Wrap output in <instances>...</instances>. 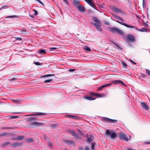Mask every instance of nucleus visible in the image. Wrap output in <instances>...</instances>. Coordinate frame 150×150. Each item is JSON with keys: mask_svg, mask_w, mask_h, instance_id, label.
<instances>
[{"mask_svg": "<svg viewBox=\"0 0 150 150\" xmlns=\"http://www.w3.org/2000/svg\"><path fill=\"white\" fill-rule=\"evenodd\" d=\"M64 2H65L67 4H68L69 3L68 1L67 0H63Z\"/></svg>", "mask_w": 150, "mask_h": 150, "instance_id": "nucleus-59", "label": "nucleus"}, {"mask_svg": "<svg viewBox=\"0 0 150 150\" xmlns=\"http://www.w3.org/2000/svg\"><path fill=\"white\" fill-rule=\"evenodd\" d=\"M65 142L68 144H74L72 140H65Z\"/></svg>", "mask_w": 150, "mask_h": 150, "instance_id": "nucleus-24", "label": "nucleus"}, {"mask_svg": "<svg viewBox=\"0 0 150 150\" xmlns=\"http://www.w3.org/2000/svg\"><path fill=\"white\" fill-rule=\"evenodd\" d=\"M145 26H149L147 24H146L145 25Z\"/></svg>", "mask_w": 150, "mask_h": 150, "instance_id": "nucleus-64", "label": "nucleus"}, {"mask_svg": "<svg viewBox=\"0 0 150 150\" xmlns=\"http://www.w3.org/2000/svg\"><path fill=\"white\" fill-rule=\"evenodd\" d=\"M79 150H83V148L82 147H80L79 148Z\"/></svg>", "mask_w": 150, "mask_h": 150, "instance_id": "nucleus-61", "label": "nucleus"}, {"mask_svg": "<svg viewBox=\"0 0 150 150\" xmlns=\"http://www.w3.org/2000/svg\"><path fill=\"white\" fill-rule=\"evenodd\" d=\"M35 64L36 65H40L42 64V63H40L38 62H35Z\"/></svg>", "mask_w": 150, "mask_h": 150, "instance_id": "nucleus-35", "label": "nucleus"}, {"mask_svg": "<svg viewBox=\"0 0 150 150\" xmlns=\"http://www.w3.org/2000/svg\"><path fill=\"white\" fill-rule=\"evenodd\" d=\"M96 93H95L93 92H92L90 93V94L92 95H93V96H96Z\"/></svg>", "mask_w": 150, "mask_h": 150, "instance_id": "nucleus-45", "label": "nucleus"}, {"mask_svg": "<svg viewBox=\"0 0 150 150\" xmlns=\"http://www.w3.org/2000/svg\"><path fill=\"white\" fill-rule=\"evenodd\" d=\"M9 134L8 132H6L4 133L3 134H0V137H2L6 136L8 135H9Z\"/></svg>", "mask_w": 150, "mask_h": 150, "instance_id": "nucleus-27", "label": "nucleus"}, {"mask_svg": "<svg viewBox=\"0 0 150 150\" xmlns=\"http://www.w3.org/2000/svg\"><path fill=\"white\" fill-rule=\"evenodd\" d=\"M69 132L73 136H75L77 137H79V136L78 135V134L77 133H76L75 131L73 130H69Z\"/></svg>", "mask_w": 150, "mask_h": 150, "instance_id": "nucleus-13", "label": "nucleus"}, {"mask_svg": "<svg viewBox=\"0 0 150 150\" xmlns=\"http://www.w3.org/2000/svg\"><path fill=\"white\" fill-rule=\"evenodd\" d=\"M22 144L21 142H16L13 143L11 145V146L13 148H16L21 146Z\"/></svg>", "mask_w": 150, "mask_h": 150, "instance_id": "nucleus-6", "label": "nucleus"}, {"mask_svg": "<svg viewBox=\"0 0 150 150\" xmlns=\"http://www.w3.org/2000/svg\"><path fill=\"white\" fill-rule=\"evenodd\" d=\"M97 29L98 30L101 31H102V30L100 26L98 25L96 27Z\"/></svg>", "mask_w": 150, "mask_h": 150, "instance_id": "nucleus-32", "label": "nucleus"}, {"mask_svg": "<svg viewBox=\"0 0 150 150\" xmlns=\"http://www.w3.org/2000/svg\"><path fill=\"white\" fill-rule=\"evenodd\" d=\"M96 145L95 142H93L92 144V146L91 148L92 150H94V146Z\"/></svg>", "mask_w": 150, "mask_h": 150, "instance_id": "nucleus-30", "label": "nucleus"}, {"mask_svg": "<svg viewBox=\"0 0 150 150\" xmlns=\"http://www.w3.org/2000/svg\"><path fill=\"white\" fill-rule=\"evenodd\" d=\"M103 120L105 121L111 123H115L117 122V120H113L106 117H104Z\"/></svg>", "mask_w": 150, "mask_h": 150, "instance_id": "nucleus-5", "label": "nucleus"}, {"mask_svg": "<svg viewBox=\"0 0 150 150\" xmlns=\"http://www.w3.org/2000/svg\"><path fill=\"white\" fill-rule=\"evenodd\" d=\"M146 73L149 75H150V71L147 69H146Z\"/></svg>", "mask_w": 150, "mask_h": 150, "instance_id": "nucleus-40", "label": "nucleus"}, {"mask_svg": "<svg viewBox=\"0 0 150 150\" xmlns=\"http://www.w3.org/2000/svg\"><path fill=\"white\" fill-rule=\"evenodd\" d=\"M51 126L52 127L54 128H56V127H57V126H58V125H56V124H52L51 125Z\"/></svg>", "mask_w": 150, "mask_h": 150, "instance_id": "nucleus-36", "label": "nucleus"}, {"mask_svg": "<svg viewBox=\"0 0 150 150\" xmlns=\"http://www.w3.org/2000/svg\"><path fill=\"white\" fill-rule=\"evenodd\" d=\"M10 118L11 119H15L17 117V116L11 115L10 116Z\"/></svg>", "mask_w": 150, "mask_h": 150, "instance_id": "nucleus-41", "label": "nucleus"}, {"mask_svg": "<svg viewBox=\"0 0 150 150\" xmlns=\"http://www.w3.org/2000/svg\"><path fill=\"white\" fill-rule=\"evenodd\" d=\"M33 11H34V15L35 16H36L38 13V12L35 9H34Z\"/></svg>", "mask_w": 150, "mask_h": 150, "instance_id": "nucleus-42", "label": "nucleus"}, {"mask_svg": "<svg viewBox=\"0 0 150 150\" xmlns=\"http://www.w3.org/2000/svg\"><path fill=\"white\" fill-rule=\"evenodd\" d=\"M121 63L123 67L125 68H127L128 67V65L127 64L124 62L123 61H121Z\"/></svg>", "mask_w": 150, "mask_h": 150, "instance_id": "nucleus-23", "label": "nucleus"}, {"mask_svg": "<svg viewBox=\"0 0 150 150\" xmlns=\"http://www.w3.org/2000/svg\"><path fill=\"white\" fill-rule=\"evenodd\" d=\"M119 137L120 139L122 140H124L126 141H128L129 140L127 136L123 133L121 132L120 134Z\"/></svg>", "mask_w": 150, "mask_h": 150, "instance_id": "nucleus-4", "label": "nucleus"}, {"mask_svg": "<svg viewBox=\"0 0 150 150\" xmlns=\"http://www.w3.org/2000/svg\"><path fill=\"white\" fill-rule=\"evenodd\" d=\"M45 114L43 113L42 112H37L36 114H31L28 115V116H35L36 115H44Z\"/></svg>", "mask_w": 150, "mask_h": 150, "instance_id": "nucleus-22", "label": "nucleus"}, {"mask_svg": "<svg viewBox=\"0 0 150 150\" xmlns=\"http://www.w3.org/2000/svg\"><path fill=\"white\" fill-rule=\"evenodd\" d=\"M116 21V22L120 23V24L123 25H124L127 27L131 28H135L136 29H137V27H135L134 26H130V25H128L126 23H124L123 22H121L118 21Z\"/></svg>", "mask_w": 150, "mask_h": 150, "instance_id": "nucleus-12", "label": "nucleus"}, {"mask_svg": "<svg viewBox=\"0 0 150 150\" xmlns=\"http://www.w3.org/2000/svg\"><path fill=\"white\" fill-rule=\"evenodd\" d=\"M16 16L15 15H13L11 16H7L6 18H13V17H15Z\"/></svg>", "mask_w": 150, "mask_h": 150, "instance_id": "nucleus-46", "label": "nucleus"}, {"mask_svg": "<svg viewBox=\"0 0 150 150\" xmlns=\"http://www.w3.org/2000/svg\"><path fill=\"white\" fill-rule=\"evenodd\" d=\"M141 104L142 106L146 110H148L149 109V107L145 102H142Z\"/></svg>", "mask_w": 150, "mask_h": 150, "instance_id": "nucleus-15", "label": "nucleus"}, {"mask_svg": "<svg viewBox=\"0 0 150 150\" xmlns=\"http://www.w3.org/2000/svg\"><path fill=\"white\" fill-rule=\"evenodd\" d=\"M83 49L87 51H90V52L91 51V48L87 46H85L83 47Z\"/></svg>", "mask_w": 150, "mask_h": 150, "instance_id": "nucleus-26", "label": "nucleus"}, {"mask_svg": "<svg viewBox=\"0 0 150 150\" xmlns=\"http://www.w3.org/2000/svg\"><path fill=\"white\" fill-rule=\"evenodd\" d=\"M44 138L45 140L49 139V138L45 134H44L43 135Z\"/></svg>", "mask_w": 150, "mask_h": 150, "instance_id": "nucleus-37", "label": "nucleus"}, {"mask_svg": "<svg viewBox=\"0 0 150 150\" xmlns=\"http://www.w3.org/2000/svg\"><path fill=\"white\" fill-rule=\"evenodd\" d=\"M84 98L88 100H94L96 99L95 98H93V97L92 96H85L84 97Z\"/></svg>", "mask_w": 150, "mask_h": 150, "instance_id": "nucleus-17", "label": "nucleus"}, {"mask_svg": "<svg viewBox=\"0 0 150 150\" xmlns=\"http://www.w3.org/2000/svg\"><path fill=\"white\" fill-rule=\"evenodd\" d=\"M113 44V45H116L117 47H119V46L118 45H117V44H116V43H115V42H112Z\"/></svg>", "mask_w": 150, "mask_h": 150, "instance_id": "nucleus-58", "label": "nucleus"}, {"mask_svg": "<svg viewBox=\"0 0 150 150\" xmlns=\"http://www.w3.org/2000/svg\"><path fill=\"white\" fill-rule=\"evenodd\" d=\"M27 142H34V141L33 139L32 138L28 139L27 140Z\"/></svg>", "mask_w": 150, "mask_h": 150, "instance_id": "nucleus-31", "label": "nucleus"}, {"mask_svg": "<svg viewBox=\"0 0 150 150\" xmlns=\"http://www.w3.org/2000/svg\"><path fill=\"white\" fill-rule=\"evenodd\" d=\"M54 76V75L53 74H48L43 75V76H42L41 77H49V76Z\"/></svg>", "mask_w": 150, "mask_h": 150, "instance_id": "nucleus-28", "label": "nucleus"}, {"mask_svg": "<svg viewBox=\"0 0 150 150\" xmlns=\"http://www.w3.org/2000/svg\"><path fill=\"white\" fill-rule=\"evenodd\" d=\"M114 11L115 13H121L123 14H125V13L123 12L121 9L117 8L114 7L113 8Z\"/></svg>", "mask_w": 150, "mask_h": 150, "instance_id": "nucleus-11", "label": "nucleus"}, {"mask_svg": "<svg viewBox=\"0 0 150 150\" xmlns=\"http://www.w3.org/2000/svg\"><path fill=\"white\" fill-rule=\"evenodd\" d=\"M140 31L142 32H145L146 31V29L144 28H141Z\"/></svg>", "mask_w": 150, "mask_h": 150, "instance_id": "nucleus-34", "label": "nucleus"}, {"mask_svg": "<svg viewBox=\"0 0 150 150\" xmlns=\"http://www.w3.org/2000/svg\"><path fill=\"white\" fill-rule=\"evenodd\" d=\"M126 150H132V149L129 148H127L126 149Z\"/></svg>", "mask_w": 150, "mask_h": 150, "instance_id": "nucleus-63", "label": "nucleus"}, {"mask_svg": "<svg viewBox=\"0 0 150 150\" xmlns=\"http://www.w3.org/2000/svg\"><path fill=\"white\" fill-rule=\"evenodd\" d=\"M93 24L96 27L98 25V24H96L95 23H93Z\"/></svg>", "mask_w": 150, "mask_h": 150, "instance_id": "nucleus-55", "label": "nucleus"}, {"mask_svg": "<svg viewBox=\"0 0 150 150\" xmlns=\"http://www.w3.org/2000/svg\"><path fill=\"white\" fill-rule=\"evenodd\" d=\"M11 140H17V138H14L12 137L11 138Z\"/></svg>", "mask_w": 150, "mask_h": 150, "instance_id": "nucleus-57", "label": "nucleus"}, {"mask_svg": "<svg viewBox=\"0 0 150 150\" xmlns=\"http://www.w3.org/2000/svg\"><path fill=\"white\" fill-rule=\"evenodd\" d=\"M96 96L98 97H102V95L100 94L99 93H96Z\"/></svg>", "mask_w": 150, "mask_h": 150, "instance_id": "nucleus-39", "label": "nucleus"}, {"mask_svg": "<svg viewBox=\"0 0 150 150\" xmlns=\"http://www.w3.org/2000/svg\"><path fill=\"white\" fill-rule=\"evenodd\" d=\"M88 4L94 8L96 7L95 4L93 2L92 0H84Z\"/></svg>", "mask_w": 150, "mask_h": 150, "instance_id": "nucleus-10", "label": "nucleus"}, {"mask_svg": "<svg viewBox=\"0 0 150 150\" xmlns=\"http://www.w3.org/2000/svg\"><path fill=\"white\" fill-rule=\"evenodd\" d=\"M11 144V142L8 141L3 143L1 145L2 147H5L7 145H9Z\"/></svg>", "mask_w": 150, "mask_h": 150, "instance_id": "nucleus-19", "label": "nucleus"}, {"mask_svg": "<svg viewBox=\"0 0 150 150\" xmlns=\"http://www.w3.org/2000/svg\"><path fill=\"white\" fill-rule=\"evenodd\" d=\"M113 16L115 18H117L121 21H124V20L121 17L115 14H113Z\"/></svg>", "mask_w": 150, "mask_h": 150, "instance_id": "nucleus-18", "label": "nucleus"}, {"mask_svg": "<svg viewBox=\"0 0 150 150\" xmlns=\"http://www.w3.org/2000/svg\"><path fill=\"white\" fill-rule=\"evenodd\" d=\"M111 83L113 84H121L122 85L125 86V84L123 81L121 80H116L112 81Z\"/></svg>", "mask_w": 150, "mask_h": 150, "instance_id": "nucleus-8", "label": "nucleus"}, {"mask_svg": "<svg viewBox=\"0 0 150 150\" xmlns=\"http://www.w3.org/2000/svg\"><path fill=\"white\" fill-rule=\"evenodd\" d=\"M94 137L92 135H91L88 137L87 139V141L88 142H91L93 139Z\"/></svg>", "mask_w": 150, "mask_h": 150, "instance_id": "nucleus-20", "label": "nucleus"}, {"mask_svg": "<svg viewBox=\"0 0 150 150\" xmlns=\"http://www.w3.org/2000/svg\"><path fill=\"white\" fill-rule=\"evenodd\" d=\"M2 129H11V127H1Z\"/></svg>", "mask_w": 150, "mask_h": 150, "instance_id": "nucleus-44", "label": "nucleus"}, {"mask_svg": "<svg viewBox=\"0 0 150 150\" xmlns=\"http://www.w3.org/2000/svg\"><path fill=\"white\" fill-rule=\"evenodd\" d=\"M68 116H69L71 118H75V116L74 115H67Z\"/></svg>", "mask_w": 150, "mask_h": 150, "instance_id": "nucleus-49", "label": "nucleus"}, {"mask_svg": "<svg viewBox=\"0 0 150 150\" xmlns=\"http://www.w3.org/2000/svg\"><path fill=\"white\" fill-rule=\"evenodd\" d=\"M49 144L50 146H52V143L50 142H49Z\"/></svg>", "mask_w": 150, "mask_h": 150, "instance_id": "nucleus-60", "label": "nucleus"}, {"mask_svg": "<svg viewBox=\"0 0 150 150\" xmlns=\"http://www.w3.org/2000/svg\"><path fill=\"white\" fill-rule=\"evenodd\" d=\"M75 69H70L69 70L70 72H72L75 71Z\"/></svg>", "mask_w": 150, "mask_h": 150, "instance_id": "nucleus-51", "label": "nucleus"}, {"mask_svg": "<svg viewBox=\"0 0 150 150\" xmlns=\"http://www.w3.org/2000/svg\"><path fill=\"white\" fill-rule=\"evenodd\" d=\"M104 23L105 24L109 25H110L109 23H108V22L107 21H105L104 22Z\"/></svg>", "mask_w": 150, "mask_h": 150, "instance_id": "nucleus-47", "label": "nucleus"}, {"mask_svg": "<svg viewBox=\"0 0 150 150\" xmlns=\"http://www.w3.org/2000/svg\"><path fill=\"white\" fill-rule=\"evenodd\" d=\"M43 125V123L35 122L30 123L29 124V126L30 127L33 128L36 126H41Z\"/></svg>", "mask_w": 150, "mask_h": 150, "instance_id": "nucleus-2", "label": "nucleus"}, {"mask_svg": "<svg viewBox=\"0 0 150 150\" xmlns=\"http://www.w3.org/2000/svg\"><path fill=\"white\" fill-rule=\"evenodd\" d=\"M142 5L143 7L144 8L145 6V3H144V0H143Z\"/></svg>", "mask_w": 150, "mask_h": 150, "instance_id": "nucleus-52", "label": "nucleus"}, {"mask_svg": "<svg viewBox=\"0 0 150 150\" xmlns=\"http://www.w3.org/2000/svg\"><path fill=\"white\" fill-rule=\"evenodd\" d=\"M110 31L113 33L115 32L121 35H123L124 33L122 30L115 27L110 28Z\"/></svg>", "mask_w": 150, "mask_h": 150, "instance_id": "nucleus-3", "label": "nucleus"}, {"mask_svg": "<svg viewBox=\"0 0 150 150\" xmlns=\"http://www.w3.org/2000/svg\"><path fill=\"white\" fill-rule=\"evenodd\" d=\"M127 40L129 42H133L135 40V38L131 35H128L127 36Z\"/></svg>", "mask_w": 150, "mask_h": 150, "instance_id": "nucleus-7", "label": "nucleus"}, {"mask_svg": "<svg viewBox=\"0 0 150 150\" xmlns=\"http://www.w3.org/2000/svg\"><path fill=\"white\" fill-rule=\"evenodd\" d=\"M16 40H18V41H21L22 40V38L20 37H16L15 38Z\"/></svg>", "mask_w": 150, "mask_h": 150, "instance_id": "nucleus-38", "label": "nucleus"}, {"mask_svg": "<svg viewBox=\"0 0 150 150\" xmlns=\"http://www.w3.org/2000/svg\"><path fill=\"white\" fill-rule=\"evenodd\" d=\"M106 137H110L112 139H114L116 137L117 135L115 132H112L107 129L105 134Z\"/></svg>", "mask_w": 150, "mask_h": 150, "instance_id": "nucleus-1", "label": "nucleus"}, {"mask_svg": "<svg viewBox=\"0 0 150 150\" xmlns=\"http://www.w3.org/2000/svg\"><path fill=\"white\" fill-rule=\"evenodd\" d=\"M79 3L80 1L79 0H74L73 2V4L76 8L80 4Z\"/></svg>", "mask_w": 150, "mask_h": 150, "instance_id": "nucleus-14", "label": "nucleus"}, {"mask_svg": "<svg viewBox=\"0 0 150 150\" xmlns=\"http://www.w3.org/2000/svg\"><path fill=\"white\" fill-rule=\"evenodd\" d=\"M112 85V83H109L105 85H103L100 86L98 88V90L100 91L102 90L104 88L108 86H111Z\"/></svg>", "mask_w": 150, "mask_h": 150, "instance_id": "nucleus-16", "label": "nucleus"}, {"mask_svg": "<svg viewBox=\"0 0 150 150\" xmlns=\"http://www.w3.org/2000/svg\"><path fill=\"white\" fill-rule=\"evenodd\" d=\"M46 53L45 50L41 49L39 51V53L40 54H44Z\"/></svg>", "mask_w": 150, "mask_h": 150, "instance_id": "nucleus-25", "label": "nucleus"}, {"mask_svg": "<svg viewBox=\"0 0 150 150\" xmlns=\"http://www.w3.org/2000/svg\"><path fill=\"white\" fill-rule=\"evenodd\" d=\"M52 81V79H50L48 80H45L44 81V83H49L51 82Z\"/></svg>", "mask_w": 150, "mask_h": 150, "instance_id": "nucleus-33", "label": "nucleus"}, {"mask_svg": "<svg viewBox=\"0 0 150 150\" xmlns=\"http://www.w3.org/2000/svg\"><path fill=\"white\" fill-rule=\"evenodd\" d=\"M129 61L131 62H132V63H133L134 64H137V63L135 62H134V61H133V60H132V59H130L129 60Z\"/></svg>", "mask_w": 150, "mask_h": 150, "instance_id": "nucleus-48", "label": "nucleus"}, {"mask_svg": "<svg viewBox=\"0 0 150 150\" xmlns=\"http://www.w3.org/2000/svg\"><path fill=\"white\" fill-rule=\"evenodd\" d=\"M93 20L94 21L96 22L97 24H100V21L96 17H94L93 18Z\"/></svg>", "mask_w": 150, "mask_h": 150, "instance_id": "nucleus-21", "label": "nucleus"}, {"mask_svg": "<svg viewBox=\"0 0 150 150\" xmlns=\"http://www.w3.org/2000/svg\"><path fill=\"white\" fill-rule=\"evenodd\" d=\"M93 24L96 27L98 25V24H96L95 23H93Z\"/></svg>", "mask_w": 150, "mask_h": 150, "instance_id": "nucleus-54", "label": "nucleus"}, {"mask_svg": "<svg viewBox=\"0 0 150 150\" xmlns=\"http://www.w3.org/2000/svg\"><path fill=\"white\" fill-rule=\"evenodd\" d=\"M24 138V136H19L16 138L17 140H20L21 139H23Z\"/></svg>", "mask_w": 150, "mask_h": 150, "instance_id": "nucleus-29", "label": "nucleus"}, {"mask_svg": "<svg viewBox=\"0 0 150 150\" xmlns=\"http://www.w3.org/2000/svg\"><path fill=\"white\" fill-rule=\"evenodd\" d=\"M76 8L81 12H84L85 11V9L84 7L81 4L78 6Z\"/></svg>", "mask_w": 150, "mask_h": 150, "instance_id": "nucleus-9", "label": "nucleus"}, {"mask_svg": "<svg viewBox=\"0 0 150 150\" xmlns=\"http://www.w3.org/2000/svg\"><path fill=\"white\" fill-rule=\"evenodd\" d=\"M57 49V48L55 47H50L49 48V50L50 51H51L52 50H56Z\"/></svg>", "mask_w": 150, "mask_h": 150, "instance_id": "nucleus-43", "label": "nucleus"}, {"mask_svg": "<svg viewBox=\"0 0 150 150\" xmlns=\"http://www.w3.org/2000/svg\"><path fill=\"white\" fill-rule=\"evenodd\" d=\"M16 79L15 78H13L12 79H10V81H11L13 80H15Z\"/></svg>", "mask_w": 150, "mask_h": 150, "instance_id": "nucleus-53", "label": "nucleus"}, {"mask_svg": "<svg viewBox=\"0 0 150 150\" xmlns=\"http://www.w3.org/2000/svg\"><path fill=\"white\" fill-rule=\"evenodd\" d=\"M85 150H89V149L88 146H86L85 147Z\"/></svg>", "mask_w": 150, "mask_h": 150, "instance_id": "nucleus-56", "label": "nucleus"}, {"mask_svg": "<svg viewBox=\"0 0 150 150\" xmlns=\"http://www.w3.org/2000/svg\"><path fill=\"white\" fill-rule=\"evenodd\" d=\"M15 113L16 114H19V113H21L20 112H15Z\"/></svg>", "mask_w": 150, "mask_h": 150, "instance_id": "nucleus-62", "label": "nucleus"}, {"mask_svg": "<svg viewBox=\"0 0 150 150\" xmlns=\"http://www.w3.org/2000/svg\"><path fill=\"white\" fill-rule=\"evenodd\" d=\"M141 76L143 78H145L146 77V75L143 74H141Z\"/></svg>", "mask_w": 150, "mask_h": 150, "instance_id": "nucleus-50", "label": "nucleus"}]
</instances>
